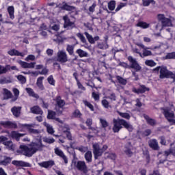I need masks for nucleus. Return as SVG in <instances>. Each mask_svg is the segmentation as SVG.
<instances>
[{
  "instance_id": "obj_1",
  "label": "nucleus",
  "mask_w": 175,
  "mask_h": 175,
  "mask_svg": "<svg viewBox=\"0 0 175 175\" xmlns=\"http://www.w3.org/2000/svg\"><path fill=\"white\" fill-rule=\"evenodd\" d=\"M29 146V147L27 145H20L19 150H17V152L31 158L33 154H36L39 150H42L44 147L43 143H42V139H40L38 143L31 142Z\"/></svg>"
},
{
  "instance_id": "obj_2",
  "label": "nucleus",
  "mask_w": 175,
  "mask_h": 175,
  "mask_svg": "<svg viewBox=\"0 0 175 175\" xmlns=\"http://www.w3.org/2000/svg\"><path fill=\"white\" fill-rule=\"evenodd\" d=\"M113 122L112 131L113 133H118L122 128L127 129L129 132H133V126L124 119H113Z\"/></svg>"
},
{
  "instance_id": "obj_3",
  "label": "nucleus",
  "mask_w": 175,
  "mask_h": 175,
  "mask_svg": "<svg viewBox=\"0 0 175 175\" xmlns=\"http://www.w3.org/2000/svg\"><path fill=\"white\" fill-rule=\"evenodd\" d=\"M127 59L129 62H130L131 65L122 62L119 63V66H122V68H124L125 69H134L135 72L142 70V66H140L135 58H133L132 56H129Z\"/></svg>"
},
{
  "instance_id": "obj_4",
  "label": "nucleus",
  "mask_w": 175,
  "mask_h": 175,
  "mask_svg": "<svg viewBox=\"0 0 175 175\" xmlns=\"http://www.w3.org/2000/svg\"><path fill=\"white\" fill-rule=\"evenodd\" d=\"M159 79H172L173 82L175 83V74L167 70V67L162 66L160 70Z\"/></svg>"
},
{
  "instance_id": "obj_5",
  "label": "nucleus",
  "mask_w": 175,
  "mask_h": 175,
  "mask_svg": "<svg viewBox=\"0 0 175 175\" xmlns=\"http://www.w3.org/2000/svg\"><path fill=\"white\" fill-rule=\"evenodd\" d=\"M163 114L167 121L170 122V125H175L174 111H170V109H163Z\"/></svg>"
},
{
  "instance_id": "obj_6",
  "label": "nucleus",
  "mask_w": 175,
  "mask_h": 175,
  "mask_svg": "<svg viewBox=\"0 0 175 175\" xmlns=\"http://www.w3.org/2000/svg\"><path fill=\"white\" fill-rule=\"evenodd\" d=\"M157 18L159 21H161L162 27H172V20L165 17V14H159Z\"/></svg>"
},
{
  "instance_id": "obj_7",
  "label": "nucleus",
  "mask_w": 175,
  "mask_h": 175,
  "mask_svg": "<svg viewBox=\"0 0 175 175\" xmlns=\"http://www.w3.org/2000/svg\"><path fill=\"white\" fill-rule=\"evenodd\" d=\"M57 61L60 64L68 62V54L64 51H59L57 55Z\"/></svg>"
},
{
  "instance_id": "obj_8",
  "label": "nucleus",
  "mask_w": 175,
  "mask_h": 175,
  "mask_svg": "<svg viewBox=\"0 0 175 175\" xmlns=\"http://www.w3.org/2000/svg\"><path fill=\"white\" fill-rule=\"evenodd\" d=\"M62 10H66V12H71V13H75L77 14V9L75 6L70 5L68 3L64 1L61 7Z\"/></svg>"
},
{
  "instance_id": "obj_9",
  "label": "nucleus",
  "mask_w": 175,
  "mask_h": 175,
  "mask_svg": "<svg viewBox=\"0 0 175 175\" xmlns=\"http://www.w3.org/2000/svg\"><path fill=\"white\" fill-rule=\"evenodd\" d=\"M63 20L64 21V28H71V29H73V28H76V24L75 23V21H70V18H69V16H68V15H65L64 16H63Z\"/></svg>"
},
{
  "instance_id": "obj_10",
  "label": "nucleus",
  "mask_w": 175,
  "mask_h": 175,
  "mask_svg": "<svg viewBox=\"0 0 175 175\" xmlns=\"http://www.w3.org/2000/svg\"><path fill=\"white\" fill-rule=\"evenodd\" d=\"M17 64L21 65V68L23 69H33V68H35V65H36V62L28 63L23 60H17Z\"/></svg>"
},
{
  "instance_id": "obj_11",
  "label": "nucleus",
  "mask_w": 175,
  "mask_h": 175,
  "mask_svg": "<svg viewBox=\"0 0 175 175\" xmlns=\"http://www.w3.org/2000/svg\"><path fill=\"white\" fill-rule=\"evenodd\" d=\"M93 154L94 155V159H98L99 157H102L103 154V150L100 149L98 144H93Z\"/></svg>"
},
{
  "instance_id": "obj_12",
  "label": "nucleus",
  "mask_w": 175,
  "mask_h": 175,
  "mask_svg": "<svg viewBox=\"0 0 175 175\" xmlns=\"http://www.w3.org/2000/svg\"><path fill=\"white\" fill-rule=\"evenodd\" d=\"M0 125L3 126V128H9L10 129H17V123L10 122L9 120L7 121H1L0 122Z\"/></svg>"
},
{
  "instance_id": "obj_13",
  "label": "nucleus",
  "mask_w": 175,
  "mask_h": 175,
  "mask_svg": "<svg viewBox=\"0 0 175 175\" xmlns=\"http://www.w3.org/2000/svg\"><path fill=\"white\" fill-rule=\"evenodd\" d=\"M77 169H78V170H80V172H83V173L88 172V167H87V164H85V161H77Z\"/></svg>"
},
{
  "instance_id": "obj_14",
  "label": "nucleus",
  "mask_w": 175,
  "mask_h": 175,
  "mask_svg": "<svg viewBox=\"0 0 175 175\" xmlns=\"http://www.w3.org/2000/svg\"><path fill=\"white\" fill-rule=\"evenodd\" d=\"M150 92L149 88L146 87L145 85H139V88L136 89L135 88H133V92L135 94H145L146 92Z\"/></svg>"
},
{
  "instance_id": "obj_15",
  "label": "nucleus",
  "mask_w": 175,
  "mask_h": 175,
  "mask_svg": "<svg viewBox=\"0 0 175 175\" xmlns=\"http://www.w3.org/2000/svg\"><path fill=\"white\" fill-rule=\"evenodd\" d=\"M38 165L40 166V167H44V169H51V167L55 165V162H54L53 160H49L38 163Z\"/></svg>"
},
{
  "instance_id": "obj_16",
  "label": "nucleus",
  "mask_w": 175,
  "mask_h": 175,
  "mask_svg": "<svg viewBox=\"0 0 175 175\" xmlns=\"http://www.w3.org/2000/svg\"><path fill=\"white\" fill-rule=\"evenodd\" d=\"M55 154L56 155H57V157L62 158L63 160L64 161V163H66V165L68 163V157H66V155H65L64 152L62 150H61V149H59L58 148H55Z\"/></svg>"
},
{
  "instance_id": "obj_17",
  "label": "nucleus",
  "mask_w": 175,
  "mask_h": 175,
  "mask_svg": "<svg viewBox=\"0 0 175 175\" xmlns=\"http://www.w3.org/2000/svg\"><path fill=\"white\" fill-rule=\"evenodd\" d=\"M148 146L152 150L158 151L159 150V145H158V141L155 139H152L148 142Z\"/></svg>"
},
{
  "instance_id": "obj_18",
  "label": "nucleus",
  "mask_w": 175,
  "mask_h": 175,
  "mask_svg": "<svg viewBox=\"0 0 175 175\" xmlns=\"http://www.w3.org/2000/svg\"><path fill=\"white\" fill-rule=\"evenodd\" d=\"M12 165L15 166H21V167H31V165L29 163H27L23 161H12Z\"/></svg>"
},
{
  "instance_id": "obj_19",
  "label": "nucleus",
  "mask_w": 175,
  "mask_h": 175,
  "mask_svg": "<svg viewBox=\"0 0 175 175\" xmlns=\"http://www.w3.org/2000/svg\"><path fill=\"white\" fill-rule=\"evenodd\" d=\"M84 35L86 36V39H88L89 43L90 44H94L95 42H98L99 40L98 36H95L94 38L91 36L88 32L85 31Z\"/></svg>"
},
{
  "instance_id": "obj_20",
  "label": "nucleus",
  "mask_w": 175,
  "mask_h": 175,
  "mask_svg": "<svg viewBox=\"0 0 175 175\" xmlns=\"http://www.w3.org/2000/svg\"><path fill=\"white\" fill-rule=\"evenodd\" d=\"M138 47H141V49H143V53L142 55L144 57H148L150 55H152V52L151 51H148V47L144 46L142 43L137 44Z\"/></svg>"
},
{
  "instance_id": "obj_21",
  "label": "nucleus",
  "mask_w": 175,
  "mask_h": 175,
  "mask_svg": "<svg viewBox=\"0 0 175 175\" xmlns=\"http://www.w3.org/2000/svg\"><path fill=\"white\" fill-rule=\"evenodd\" d=\"M56 105L59 109H64L66 105L65 100H62L61 96H57L54 99Z\"/></svg>"
},
{
  "instance_id": "obj_22",
  "label": "nucleus",
  "mask_w": 175,
  "mask_h": 175,
  "mask_svg": "<svg viewBox=\"0 0 175 175\" xmlns=\"http://www.w3.org/2000/svg\"><path fill=\"white\" fill-rule=\"evenodd\" d=\"M23 126H25V128H27V132H29V133H31V135H38V133H39L38 130L32 129V126H33V124H23Z\"/></svg>"
},
{
  "instance_id": "obj_23",
  "label": "nucleus",
  "mask_w": 175,
  "mask_h": 175,
  "mask_svg": "<svg viewBox=\"0 0 175 175\" xmlns=\"http://www.w3.org/2000/svg\"><path fill=\"white\" fill-rule=\"evenodd\" d=\"M73 77H75L76 81H77V85L79 88V90H81V91H85V87L83 85V84L81 83L80 81L79 80V74L77 72H74L73 73Z\"/></svg>"
},
{
  "instance_id": "obj_24",
  "label": "nucleus",
  "mask_w": 175,
  "mask_h": 175,
  "mask_svg": "<svg viewBox=\"0 0 175 175\" xmlns=\"http://www.w3.org/2000/svg\"><path fill=\"white\" fill-rule=\"evenodd\" d=\"M33 114H40V116H43V110L42 108L38 105H35L30 109Z\"/></svg>"
},
{
  "instance_id": "obj_25",
  "label": "nucleus",
  "mask_w": 175,
  "mask_h": 175,
  "mask_svg": "<svg viewBox=\"0 0 175 175\" xmlns=\"http://www.w3.org/2000/svg\"><path fill=\"white\" fill-rule=\"evenodd\" d=\"M8 54L10 55L11 57H14V55L16 57H24V53H21L16 49H11L8 51Z\"/></svg>"
},
{
  "instance_id": "obj_26",
  "label": "nucleus",
  "mask_w": 175,
  "mask_h": 175,
  "mask_svg": "<svg viewBox=\"0 0 175 175\" xmlns=\"http://www.w3.org/2000/svg\"><path fill=\"white\" fill-rule=\"evenodd\" d=\"M144 118L147 124H148V125H150V126H155V125H157V120H155V119L150 118L148 115L144 116Z\"/></svg>"
},
{
  "instance_id": "obj_27",
  "label": "nucleus",
  "mask_w": 175,
  "mask_h": 175,
  "mask_svg": "<svg viewBox=\"0 0 175 175\" xmlns=\"http://www.w3.org/2000/svg\"><path fill=\"white\" fill-rule=\"evenodd\" d=\"M26 92L28 93L29 96H32V98H35L36 99H39V94H36L33 90L31 88H27Z\"/></svg>"
},
{
  "instance_id": "obj_28",
  "label": "nucleus",
  "mask_w": 175,
  "mask_h": 175,
  "mask_svg": "<svg viewBox=\"0 0 175 175\" xmlns=\"http://www.w3.org/2000/svg\"><path fill=\"white\" fill-rule=\"evenodd\" d=\"M43 79L44 77H40L37 79L36 85L40 90V91H44V85H43Z\"/></svg>"
},
{
  "instance_id": "obj_29",
  "label": "nucleus",
  "mask_w": 175,
  "mask_h": 175,
  "mask_svg": "<svg viewBox=\"0 0 175 175\" xmlns=\"http://www.w3.org/2000/svg\"><path fill=\"white\" fill-rule=\"evenodd\" d=\"M11 111H12L13 116H14V117L18 118L20 116V114H21V107H13L11 109Z\"/></svg>"
},
{
  "instance_id": "obj_30",
  "label": "nucleus",
  "mask_w": 175,
  "mask_h": 175,
  "mask_svg": "<svg viewBox=\"0 0 175 175\" xmlns=\"http://www.w3.org/2000/svg\"><path fill=\"white\" fill-rule=\"evenodd\" d=\"M3 144H4L6 148L10 151H14V144H13L12 141H5L3 142Z\"/></svg>"
},
{
  "instance_id": "obj_31",
  "label": "nucleus",
  "mask_w": 175,
  "mask_h": 175,
  "mask_svg": "<svg viewBox=\"0 0 175 175\" xmlns=\"http://www.w3.org/2000/svg\"><path fill=\"white\" fill-rule=\"evenodd\" d=\"M7 12L11 20H14V6L10 5L7 8Z\"/></svg>"
},
{
  "instance_id": "obj_32",
  "label": "nucleus",
  "mask_w": 175,
  "mask_h": 175,
  "mask_svg": "<svg viewBox=\"0 0 175 175\" xmlns=\"http://www.w3.org/2000/svg\"><path fill=\"white\" fill-rule=\"evenodd\" d=\"M136 27L142 28V29H147V28H150V25L144 21H138V23L136 24Z\"/></svg>"
},
{
  "instance_id": "obj_33",
  "label": "nucleus",
  "mask_w": 175,
  "mask_h": 175,
  "mask_svg": "<svg viewBox=\"0 0 175 175\" xmlns=\"http://www.w3.org/2000/svg\"><path fill=\"white\" fill-rule=\"evenodd\" d=\"M25 134L20 133L16 131H12L11 133V136L13 139H16L18 142L20 140V137H23V136H25Z\"/></svg>"
},
{
  "instance_id": "obj_34",
  "label": "nucleus",
  "mask_w": 175,
  "mask_h": 175,
  "mask_svg": "<svg viewBox=\"0 0 175 175\" xmlns=\"http://www.w3.org/2000/svg\"><path fill=\"white\" fill-rule=\"evenodd\" d=\"M66 50L69 55H75V44H67Z\"/></svg>"
},
{
  "instance_id": "obj_35",
  "label": "nucleus",
  "mask_w": 175,
  "mask_h": 175,
  "mask_svg": "<svg viewBox=\"0 0 175 175\" xmlns=\"http://www.w3.org/2000/svg\"><path fill=\"white\" fill-rule=\"evenodd\" d=\"M97 48L100 49V50H106L109 49V44H107V42H99L97 44Z\"/></svg>"
},
{
  "instance_id": "obj_36",
  "label": "nucleus",
  "mask_w": 175,
  "mask_h": 175,
  "mask_svg": "<svg viewBox=\"0 0 175 175\" xmlns=\"http://www.w3.org/2000/svg\"><path fill=\"white\" fill-rule=\"evenodd\" d=\"M116 80L118 81V83L122 84V85H126V83H128L126 79L119 75L116 76Z\"/></svg>"
},
{
  "instance_id": "obj_37",
  "label": "nucleus",
  "mask_w": 175,
  "mask_h": 175,
  "mask_svg": "<svg viewBox=\"0 0 175 175\" xmlns=\"http://www.w3.org/2000/svg\"><path fill=\"white\" fill-rule=\"evenodd\" d=\"M85 159L86 162H88V163L90 162H92V152L90 150L86 152V153L85 154Z\"/></svg>"
},
{
  "instance_id": "obj_38",
  "label": "nucleus",
  "mask_w": 175,
  "mask_h": 175,
  "mask_svg": "<svg viewBox=\"0 0 175 175\" xmlns=\"http://www.w3.org/2000/svg\"><path fill=\"white\" fill-rule=\"evenodd\" d=\"M55 116H57L55 111L49 110L46 118L48 120H55Z\"/></svg>"
},
{
  "instance_id": "obj_39",
  "label": "nucleus",
  "mask_w": 175,
  "mask_h": 175,
  "mask_svg": "<svg viewBox=\"0 0 175 175\" xmlns=\"http://www.w3.org/2000/svg\"><path fill=\"white\" fill-rule=\"evenodd\" d=\"M77 54L80 57V58H83L84 57H87L88 55V53L87 52L84 51L83 50L79 49L76 51Z\"/></svg>"
},
{
  "instance_id": "obj_40",
  "label": "nucleus",
  "mask_w": 175,
  "mask_h": 175,
  "mask_svg": "<svg viewBox=\"0 0 175 175\" xmlns=\"http://www.w3.org/2000/svg\"><path fill=\"white\" fill-rule=\"evenodd\" d=\"M83 103L86 107H88L91 111H94L95 109L94 108V105L91 104V103L88 102L87 100H83Z\"/></svg>"
},
{
  "instance_id": "obj_41",
  "label": "nucleus",
  "mask_w": 175,
  "mask_h": 175,
  "mask_svg": "<svg viewBox=\"0 0 175 175\" xmlns=\"http://www.w3.org/2000/svg\"><path fill=\"white\" fill-rule=\"evenodd\" d=\"M10 162H12V159H10V157H5L3 160L0 161V165L3 166H8Z\"/></svg>"
},
{
  "instance_id": "obj_42",
  "label": "nucleus",
  "mask_w": 175,
  "mask_h": 175,
  "mask_svg": "<svg viewBox=\"0 0 175 175\" xmlns=\"http://www.w3.org/2000/svg\"><path fill=\"white\" fill-rule=\"evenodd\" d=\"M108 9L111 12L116 9V1L111 0L108 3Z\"/></svg>"
},
{
  "instance_id": "obj_43",
  "label": "nucleus",
  "mask_w": 175,
  "mask_h": 175,
  "mask_svg": "<svg viewBox=\"0 0 175 175\" xmlns=\"http://www.w3.org/2000/svg\"><path fill=\"white\" fill-rule=\"evenodd\" d=\"M155 5V1L154 0H142L143 6H150V4Z\"/></svg>"
},
{
  "instance_id": "obj_44",
  "label": "nucleus",
  "mask_w": 175,
  "mask_h": 175,
  "mask_svg": "<svg viewBox=\"0 0 175 175\" xmlns=\"http://www.w3.org/2000/svg\"><path fill=\"white\" fill-rule=\"evenodd\" d=\"M16 79L21 82V84H25V83H27V78H25V77L23 75H18Z\"/></svg>"
},
{
  "instance_id": "obj_45",
  "label": "nucleus",
  "mask_w": 175,
  "mask_h": 175,
  "mask_svg": "<svg viewBox=\"0 0 175 175\" xmlns=\"http://www.w3.org/2000/svg\"><path fill=\"white\" fill-rule=\"evenodd\" d=\"M100 124H101V126L104 129H106L107 126H109V122L105 119H100Z\"/></svg>"
},
{
  "instance_id": "obj_46",
  "label": "nucleus",
  "mask_w": 175,
  "mask_h": 175,
  "mask_svg": "<svg viewBox=\"0 0 175 175\" xmlns=\"http://www.w3.org/2000/svg\"><path fill=\"white\" fill-rule=\"evenodd\" d=\"M165 59H175V52L167 53L165 57Z\"/></svg>"
},
{
  "instance_id": "obj_47",
  "label": "nucleus",
  "mask_w": 175,
  "mask_h": 175,
  "mask_svg": "<svg viewBox=\"0 0 175 175\" xmlns=\"http://www.w3.org/2000/svg\"><path fill=\"white\" fill-rule=\"evenodd\" d=\"M145 64L147 66L153 67V66H155L157 65V63L154 60L150 59V60L145 61Z\"/></svg>"
},
{
  "instance_id": "obj_48",
  "label": "nucleus",
  "mask_w": 175,
  "mask_h": 175,
  "mask_svg": "<svg viewBox=\"0 0 175 175\" xmlns=\"http://www.w3.org/2000/svg\"><path fill=\"white\" fill-rule=\"evenodd\" d=\"M119 116L122 118H125L126 120H131V115L128 113L119 112Z\"/></svg>"
},
{
  "instance_id": "obj_49",
  "label": "nucleus",
  "mask_w": 175,
  "mask_h": 175,
  "mask_svg": "<svg viewBox=\"0 0 175 175\" xmlns=\"http://www.w3.org/2000/svg\"><path fill=\"white\" fill-rule=\"evenodd\" d=\"M101 105L105 107V109H109V107H110V103L106 99L102 100Z\"/></svg>"
},
{
  "instance_id": "obj_50",
  "label": "nucleus",
  "mask_w": 175,
  "mask_h": 175,
  "mask_svg": "<svg viewBox=\"0 0 175 175\" xmlns=\"http://www.w3.org/2000/svg\"><path fill=\"white\" fill-rule=\"evenodd\" d=\"M92 97L93 98V99L96 101V102H98L99 101V100L100 99V96H99V94L95 92H93L92 93Z\"/></svg>"
},
{
  "instance_id": "obj_51",
  "label": "nucleus",
  "mask_w": 175,
  "mask_h": 175,
  "mask_svg": "<svg viewBox=\"0 0 175 175\" xmlns=\"http://www.w3.org/2000/svg\"><path fill=\"white\" fill-rule=\"evenodd\" d=\"M77 38H79L81 40V42H82V43H87V40L85 39V37H84V36L83 35V33H78L77 34Z\"/></svg>"
},
{
  "instance_id": "obj_52",
  "label": "nucleus",
  "mask_w": 175,
  "mask_h": 175,
  "mask_svg": "<svg viewBox=\"0 0 175 175\" xmlns=\"http://www.w3.org/2000/svg\"><path fill=\"white\" fill-rule=\"evenodd\" d=\"M47 81L51 85H55V80H54V77H53V75H50L47 78Z\"/></svg>"
},
{
  "instance_id": "obj_53",
  "label": "nucleus",
  "mask_w": 175,
  "mask_h": 175,
  "mask_svg": "<svg viewBox=\"0 0 175 175\" xmlns=\"http://www.w3.org/2000/svg\"><path fill=\"white\" fill-rule=\"evenodd\" d=\"M64 133H65L68 140H70V141L73 140V137H72V133H70V131H69L68 130L64 131Z\"/></svg>"
},
{
  "instance_id": "obj_54",
  "label": "nucleus",
  "mask_w": 175,
  "mask_h": 175,
  "mask_svg": "<svg viewBox=\"0 0 175 175\" xmlns=\"http://www.w3.org/2000/svg\"><path fill=\"white\" fill-rule=\"evenodd\" d=\"M5 66H6L7 72H9V70H18V68H17V66H11L10 65L8 64V65H5Z\"/></svg>"
},
{
  "instance_id": "obj_55",
  "label": "nucleus",
  "mask_w": 175,
  "mask_h": 175,
  "mask_svg": "<svg viewBox=\"0 0 175 175\" xmlns=\"http://www.w3.org/2000/svg\"><path fill=\"white\" fill-rule=\"evenodd\" d=\"M126 3H120L119 5H117L116 8V12H120V10L122 9V8H125L126 6Z\"/></svg>"
},
{
  "instance_id": "obj_56",
  "label": "nucleus",
  "mask_w": 175,
  "mask_h": 175,
  "mask_svg": "<svg viewBox=\"0 0 175 175\" xmlns=\"http://www.w3.org/2000/svg\"><path fill=\"white\" fill-rule=\"evenodd\" d=\"M72 115L74 117H75V118H80V117H81V112H80V110L79 109H75Z\"/></svg>"
},
{
  "instance_id": "obj_57",
  "label": "nucleus",
  "mask_w": 175,
  "mask_h": 175,
  "mask_svg": "<svg viewBox=\"0 0 175 175\" xmlns=\"http://www.w3.org/2000/svg\"><path fill=\"white\" fill-rule=\"evenodd\" d=\"M13 92H14V95L15 96L14 101L17 100V98H18V95H20V90H18V89H17V88H14Z\"/></svg>"
},
{
  "instance_id": "obj_58",
  "label": "nucleus",
  "mask_w": 175,
  "mask_h": 175,
  "mask_svg": "<svg viewBox=\"0 0 175 175\" xmlns=\"http://www.w3.org/2000/svg\"><path fill=\"white\" fill-rule=\"evenodd\" d=\"M108 158L112 161L117 159V154L116 153L111 152L108 154Z\"/></svg>"
},
{
  "instance_id": "obj_59",
  "label": "nucleus",
  "mask_w": 175,
  "mask_h": 175,
  "mask_svg": "<svg viewBox=\"0 0 175 175\" xmlns=\"http://www.w3.org/2000/svg\"><path fill=\"white\" fill-rule=\"evenodd\" d=\"M7 73L6 66H3L0 64V75H5Z\"/></svg>"
},
{
  "instance_id": "obj_60",
  "label": "nucleus",
  "mask_w": 175,
  "mask_h": 175,
  "mask_svg": "<svg viewBox=\"0 0 175 175\" xmlns=\"http://www.w3.org/2000/svg\"><path fill=\"white\" fill-rule=\"evenodd\" d=\"M44 143H48V144H53L55 142L54 138H45L44 139Z\"/></svg>"
},
{
  "instance_id": "obj_61",
  "label": "nucleus",
  "mask_w": 175,
  "mask_h": 175,
  "mask_svg": "<svg viewBox=\"0 0 175 175\" xmlns=\"http://www.w3.org/2000/svg\"><path fill=\"white\" fill-rule=\"evenodd\" d=\"M4 90H5L7 99H10L12 96H13V94H12V92L9 91L7 89H4Z\"/></svg>"
},
{
  "instance_id": "obj_62",
  "label": "nucleus",
  "mask_w": 175,
  "mask_h": 175,
  "mask_svg": "<svg viewBox=\"0 0 175 175\" xmlns=\"http://www.w3.org/2000/svg\"><path fill=\"white\" fill-rule=\"evenodd\" d=\"M124 153L128 157H131L132 155H133V152L131 150V148H127L126 150H124Z\"/></svg>"
},
{
  "instance_id": "obj_63",
  "label": "nucleus",
  "mask_w": 175,
  "mask_h": 175,
  "mask_svg": "<svg viewBox=\"0 0 175 175\" xmlns=\"http://www.w3.org/2000/svg\"><path fill=\"white\" fill-rule=\"evenodd\" d=\"M159 139L161 146H166V139L165 138V136H161Z\"/></svg>"
},
{
  "instance_id": "obj_64",
  "label": "nucleus",
  "mask_w": 175,
  "mask_h": 175,
  "mask_svg": "<svg viewBox=\"0 0 175 175\" xmlns=\"http://www.w3.org/2000/svg\"><path fill=\"white\" fill-rule=\"evenodd\" d=\"M46 131L50 135H53L54 133V129H53V126H47Z\"/></svg>"
}]
</instances>
